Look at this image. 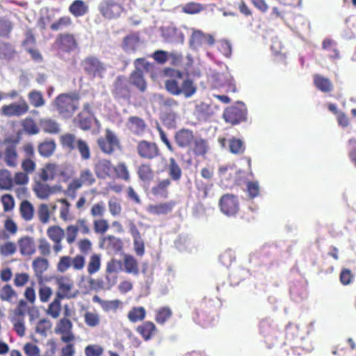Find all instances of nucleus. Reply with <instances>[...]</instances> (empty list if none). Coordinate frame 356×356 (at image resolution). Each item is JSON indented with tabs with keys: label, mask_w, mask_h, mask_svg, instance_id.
I'll use <instances>...</instances> for the list:
<instances>
[{
	"label": "nucleus",
	"mask_w": 356,
	"mask_h": 356,
	"mask_svg": "<svg viewBox=\"0 0 356 356\" xmlns=\"http://www.w3.org/2000/svg\"><path fill=\"white\" fill-rule=\"evenodd\" d=\"M170 77L165 80L166 90L173 95H184L186 98L192 97L196 92L193 81L180 71L172 70Z\"/></svg>",
	"instance_id": "obj_1"
},
{
	"label": "nucleus",
	"mask_w": 356,
	"mask_h": 356,
	"mask_svg": "<svg viewBox=\"0 0 356 356\" xmlns=\"http://www.w3.org/2000/svg\"><path fill=\"white\" fill-rule=\"evenodd\" d=\"M54 105L63 118L71 117L79 107V97L76 94H62L54 101Z\"/></svg>",
	"instance_id": "obj_2"
},
{
	"label": "nucleus",
	"mask_w": 356,
	"mask_h": 356,
	"mask_svg": "<svg viewBox=\"0 0 356 356\" xmlns=\"http://www.w3.org/2000/svg\"><path fill=\"white\" fill-rule=\"evenodd\" d=\"M60 141L63 147L70 150L77 149L83 160H88L90 158V147L85 140L68 134L62 136Z\"/></svg>",
	"instance_id": "obj_3"
},
{
	"label": "nucleus",
	"mask_w": 356,
	"mask_h": 356,
	"mask_svg": "<svg viewBox=\"0 0 356 356\" xmlns=\"http://www.w3.org/2000/svg\"><path fill=\"white\" fill-rule=\"evenodd\" d=\"M84 71L93 78L104 77L108 66L100 61L97 57L88 56L81 63Z\"/></svg>",
	"instance_id": "obj_4"
},
{
	"label": "nucleus",
	"mask_w": 356,
	"mask_h": 356,
	"mask_svg": "<svg viewBox=\"0 0 356 356\" xmlns=\"http://www.w3.org/2000/svg\"><path fill=\"white\" fill-rule=\"evenodd\" d=\"M223 118L226 122L232 124L245 121L247 118V107L243 102H238L236 105L225 109Z\"/></svg>",
	"instance_id": "obj_5"
},
{
	"label": "nucleus",
	"mask_w": 356,
	"mask_h": 356,
	"mask_svg": "<svg viewBox=\"0 0 356 356\" xmlns=\"http://www.w3.org/2000/svg\"><path fill=\"white\" fill-rule=\"evenodd\" d=\"M96 179L92 172L89 168H83L80 171L79 177L73 179L68 185L69 192L75 191L82 187V186H92L95 184Z\"/></svg>",
	"instance_id": "obj_6"
},
{
	"label": "nucleus",
	"mask_w": 356,
	"mask_h": 356,
	"mask_svg": "<svg viewBox=\"0 0 356 356\" xmlns=\"http://www.w3.org/2000/svg\"><path fill=\"white\" fill-rule=\"evenodd\" d=\"M123 10L121 0H104L99 5L101 13L108 19L119 17Z\"/></svg>",
	"instance_id": "obj_7"
},
{
	"label": "nucleus",
	"mask_w": 356,
	"mask_h": 356,
	"mask_svg": "<svg viewBox=\"0 0 356 356\" xmlns=\"http://www.w3.org/2000/svg\"><path fill=\"white\" fill-rule=\"evenodd\" d=\"M56 284L58 285V291L56 296L60 298H74L78 291L74 292L73 280L67 276H61L56 279Z\"/></svg>",
	"instance_id": "obj_8"
},
{
	"label": "nucleus",
	"mask_w": 356,
	"mask_h": 356,
	"mask_svg": "<svg viewBox=\"0 0 356 356\" xmlns=\"http://www.w3.org/2000/svg\"><path fill=\"white\" fill-rule=\"evenodd\" d=\"M219 206L222 213L227 216L236 215L239 209L237 197L231 194L222 195L220 200Z\"/></svg>",
	"instance_id": "obj_9"
},
{
	"label": "nucleus",
	"mask_w": 356,
	"mask_h": 356,
	"mask_svg": "<svg viewBox=\"0 0 356 356\" xmlns=\"http://www.w3.org/2000/svg\"><path fill=\"white\" fill-rule=\"evenodd\" d=\"M98 145L104 153L111 154L116 148L119 147V140L115 133L109 129H106L105 138H99L98 140Z\"/></svg>",
	"instance_id": "obj_10"
},
{
	"label": "nucleus",
	"mask_w": 356,
	"mask_h": 356,
	"mask_svg": "<svg viewBox=\"0 0 356 356\" xmlns=\"http://www.w3.org/2000/svg\"><path fill=\"white\" fill-rule=\"evenodd\" d=\"M29 106L27 102L21 98L18 104L13 103L8 105H4L1 107V113L8 117L21 116L24 115L29 111Z\"/></svg>",
	"instance_id": "obj_11"
},
{
	"label": "nucleus",
	"mask_w": 356,
	"mask_h": 356,
	"mask_svg": "<svg viewBox=\"0 0 356 356\" xmlns=\"http://www.w3.org/2000/svg\"><path fill=\"white\" fill-rule=\"evenodd\" d=\"M17 245L19 253L24 257H31L36 252L35 239L31 236L26 235L19 238Z\"/></svg>",
	"instance_id": "obj_12"
},
{
	"label": "nucleus",
	"mask_w": 356,
	"mask_h": 356,
	"mask_svg": "<svg viewBox=\"0 0 356 356\" xmlns=\"http://www.w3.org/2000/svg\"><path fill=\"white\" fill-rule=\"evenodd\" d=\"M137 152L140 157L152 159L159 155V149L155 143L142 140L137 145Z\"/></svg>",
	"instance_id": "obj_13"
},
{
	"label": "nucleus",
	"mask_w": 356,
	"mask_h": 356,
	"mask_svg": "<svg viewBox=\"0 0 356 356\" xmlns=\"http://www.w3.org/2000/svg\"><path fill=\"white\" fill-rule=\"evenodd\" d=\"M3 159L8 167L15 168L18 164V154L16 145L8 144L3 152Z\"/></svg>",
	"instance_id": "obj_14"
},
{
	"label": "nucleus",
	"mask_w": 356,
	"mask_h": 356,
	"mask_svg": "<svg viewBox=\"0 0 356 356\" xmlns=\"http://www.w3.org/2000/svg\"><path fill=\"white\" fill-rule=\"evenodd\" d=\"M95 169L97 176L101 179L109 177L114 171V167L109 161L106 159L99 161Z\"/></svg>",
	"instance_id": "obj_15"
},
{
	"label": "nucleus",
	"mask_w": 356,
	"mask_h": 356,
	"mask_svg": "<svg viewBox=\"0 0 356 356\" xmlns=\"http://www.w3.org/2000/svg\"><path fill=\"white\" fill-rule=\"evenodd\" d=\"M92 300L94 302L99 304L102 309L105 312H115L121 305V301L119 300H104L101 299L98 296H95L92 298Z\"/></svg>",
	"instance_id": "obj_16"
},
{
	"label": "nucleus",
	"mask_w": 356,
	"mask_h": 356,
	"mask_svg": "<svg viewBox=\"0 0 356 356\" xmlns=\"http://www.w3.org/2000/svg\"><path fill=\"white\" fill-rule=\"evenodd\" d=\"M58 202L61 204L59 209L60 218L65 222L73 220L74 216L70 212V203L66 199H59Z\"/></svg>",
	"instance_id": "obj_17"
},
{
	"label": "nucleus",
	"mask_w": 356,
	"mask_h": 356,
	"mask_svg": "<svg viewBox=\"0 0 356 356\" xmlns=\"http://www.w3.org/2000/svg\"><path fill=\"white\" fill-rule=\"evenodd\" d=\"M57 42L60 48L65 51H72L76 47L75 39L72 35H60L57 39Z\"/></svg>",
	"instance_id": "obj_18"
},
{
	"label": "nucleus",
	"mask_w": 356,
	"mask_h": 356,
	"mask_svg": "<svg viewBox=\"0 0 356 356\" xmlns=\"http://www.w3.org/2000/svg\"><path fill=\"white\" fill-rule=\"evenodd\" d=\"M193 132L188 129H181L175 135V140L177 145L180 147L188 146L193 140Z\"/></svg>",
	"instance_id": "obj_19"
},
{
	"label": "nucleus",
	"mask_w": 356,
	"mask_h": 356,
	"mask_svg": "<svg viewBox=\"0 0 356 356\" xmlns=\"http://www.w3.org/2000/svg\"><path fill=\"white\" fill-rule=\"evenodd\" d=\"M124 266L126 273L137 275L139 273L138 264L136 259L129 254L124 257Z\"/></svg>",
	"instance_id": "obj_20"
},
{
	"label": "nucleus",
	"mask_w": 356,
	"mask_h": 356,
	"mask_svg": "<svg viewBox=\"0 0 356 356\" xmlns=\"http://www.w3.org/2000/svg\"><path fill=\"white\" fill-rule=\"evenodd\" d=\"M19 213L21 217L26 221H30L33 219L34 215V208L31 202L24 200L21 202L19 207Z\"/></svg>",
	"instance_id": "obj_21"
},
{
	"label": "nucleus",
	"mask_w": 356,
	"mask_h": 356,
	"mask_svg": "<svg viewBox=\"0 0 356 356\" xmlns=\"http://www.w3.org/2000/svg\"><path fill=\"white\" fill-rule=\"evenodd\" d=\"M47 234L54 243H58L62 241L65 236V230L58 225H54L47 229Z\"/></svg>",
	"instance_id": "obj_22"
},
{
	"label": "nucleus",
	"mask_w": 356,
	"mask_h": 356,
	"mask_svg": "<svg viewBox=\"0 0 356 356\" xmlns=\"http://www.w3.org/2000/svg\"><path fill=\"white\" fill-rule=\"evenodd\" d=\"M17 295L11 285L6 284L0 289V299L2 301L12 302L17 299Z\"/></svg>",
	"instance_id": "obj_23"
},
{
	"label": "nucleus",
	"mask_w": 356,
	"mask_h": 356,
	"mask_svg": "<svg viewBox=\"0 0 356 356\" xmlns=\"http://www.w3.org/2000/svg\"><path fill=\"white\" fill-rule=\"evenodd\" d=\"M57 173V165L54 163H48L41 169L40 177L44 181L52 180Z\"/></svg>",
	"instance_id": "obj_24"
},
{
	"label": "nucleus",
	"mask_w": 356,
	"mask_h": 356,
	"mask_svg": "<svg viewBox=\"0 0 356 356\" xmlns=\"http://www.w3.org/2000/svg\"><path fill=\"white\" fill-rule=\"evenodd\" d=\"M33 191L40 199H47L53 193L49 185L41 182L35 183Z\"/></svg>",
	"instance_id": "obj_25"
},
{
	"label": "nucleus",
	"mask_w": 356,
	"mask_h": 356,
	"mask_svg": "<svg viewBox=\"0 0 356 356\" xmlns=\"http://www.w3.org/2000/svg\"><path fill=\"white\" fill-rule=\"evenodd\" d=\"M85 323L90 327H95L100 323V315L95 311H86L83 315Z\"/></svg>",
	"instance_id": "obj_26"
},
{
	"label": "nucleus",
	"mask_w": 356,
	"mask_h": 356,
	"mask_svg": "<svg viewBox=\"0 0 356 356\" xmlns=\"http://www.w3.org/2000/svg\"><path fill=\"white\" fill-rule=\"evenodd\" d=\"M13 186V178L11 172L6 169L0 170V188L8 190Z\"/></svg>",
	"instance_id": "obj_27"
},
{
	"label": "nucleus",
	"mask_w": 356,
	"mask_h": 356,
	"mask_svg": "<svg viewBox=\"0 0 356 356\" xmlns=\"http://www.w3.org/2000/svg\"><path fill=\"white\" fill-rule=\"evenodd\" d=\"M127 125L131 131L137 134L143 132L145 128V124L144 121L137 117L129 118Z\"/></svg>",
	"instance_id": "obj_28"
},
{
	"label": "nucleus",
	"mask_w": 356,
	"mask_h": 356,
	"mask_svg": "<svg viewBox=\"0 0 356 356\" xmlns=\"http://www.w3.org/2000/svg\"><path fill=\"white\" fill-rule=\"evenodd\" d=\"M101 268V255L99 254H93L90 257L87 271L88 274L92 275L100 270Z\"/></svg>",
	"instance_id": "obj_29"
},
{
	"label": "nucleus",
	"mask_w": 356,
	"mask_h": 356,
	"mask_svg": "<svg viewBox=\"0 0 356 356\" xmlns=\"http://www.w3.org/2000/svg\"><path fill=\"white\" fill-rule=\"evenodd\" d=\"M70 13L76 17L85 15L88 11V6L81 0L74 1L70 6Z\"/></svg>",
	"instance_id": "obj_30"
},
{
	"label": "nucleus",
	"mask_w": 356,
	"mask_h": 356,
	"mask_svg": "<svg viewBox=\"0 0 356 356\" xmlns=\"http://www.w3.org/2000/svg\"><path fill=\"white\" fill-rule=\"evenodd\" d=\"M141 45L138 36L131 35L126 37L124 40V47L126 51H134Z\"/></svg>",
	"instance_id": "obj_31"
},
{
	"label": "nucleus",
	"mask_w": 356,
	"mask_h": 356,
	"mask_svg": "<svg viewBox=\"0 0 356 356\" xmlns=\"http://www.w3.org/2000/svg\"><path fill=\"white\" fill-rule=\"evenodd\" d=\"M154 59L159 63H165L168 59L172 58L173 60L179 61L180 56L175 54H168L166 51L162 50L156 51L153 54Z\"/></svg>",
	"instance_id": "obj_32"
},
{
	"label": "nucleus",
	"mask_w": 356,
	"mask_h": 356,
	"mask_svg": "<svg viewBox=\"0 0 356 356\" xmlns=\"http://www.w3.org/2000/svg\"><path fill=\"white\" fill-rule=\"evenodd\" d=\"M229 151L234 154H242L244 153L245 147L242 140L232 138L229 140Z\"/></svg>",
	"instance_id": "obj_33"
},
{
	"label": "nucleus",
	"mask_w": 356,
	"mask_h": 356,
	"mask_svg": "<svg viewBox=\"0 0 356 356\" xmlns=\"http://www.w3.org/2000/svg\"><path fill=\"white\" fill-rule=\"evenodd\" d=\"M28 98L31 104L35 108L41 107L45 104L42 94L38 90L31 91L28 94Z\"/></svg>",
	"instance_id": "obj_34"
},
{
	"label": "nucleus",
	"mask_w": 356,
	"mask_h": 356,
	"mask_svg": "<svg viewBox=\"0 0 356 356\" xmlns=\"http://www.w3.org/2000/svg\"><path fill=\"white\" fill-rule=\"evenodd\" d=\"M130 81L141 91H144L146 89V83L144 80L143 72L140 70H136L131 74Z\"/></svg>",
	"instance_id": "obj_35"
},
{
	"label": "nucleus",
	"mask_w": 356,
	"mask_h": 356,
	"mask_svg": "<svg viewBox=\"0 0 356 356\" xmlns=\"http://www.w3.org/2000/svg\"><path fill=\"white\" fill-rule=\"evenodd\" d=\"M17 245L12 241H6L0 244V254L4 257H10L15 254Z\"/></svg>",
	"instance_id": "obj_36"
},
{
	"label": "nucleus",
	"mask_w": 356,
	"mask_h": 356,
	"mask_svg": "<svg viewBox=\"0 0 356 356\" xmlns=\"http://www.w3.org/2000/svg\"><path fill=\"white\" fill-rule=\"evenodd\" d=\"M146 314L145 309L143 307H136L132 308L129 314L128 318L131 322L136 323L145 318Z\"/></svg>",
	"instance_id": "obj_37"
},
{
	"label": "nucleus",
	"mask_w": 356,
	"mask_h": 356,
	"mask_svg": "<svg viewBox=\"0 0 356 356\" xmlns=\"http://www.w3.org/2000/svg\"><path fill=\"white\" fill-rule=\"evenodd\" d=\"M156 327L152 322H145L137 328V331L143 336L145 340L151 338L152 333L155 331Z\"/></svg>",
	"instance_id": "obj_38"
},
{
	"label": "nucleus",
	"mask_w": 356,
	"mask_h": 356,
	"mask_svg": "<svg viewBox=\"0 0 356 356\" xmlns=\"http://www.w3.org/2000/svg\"><path fill=\"white\" fill-rule=\"evenodd\" d=\"M56 149V144L53 140H48L42 143L38 147L40 155L44 157L51 156Z\"/></svg>",
	"instance_id": "obj_39"
},
{
	"label": "nucleus",
	"mask_w": 356,
	"mask_h": 356,
	"mask_svg": "<svg viewBox=\"0 0 356 356\" xmlns=\"http://www.w3.org/2000/svg\"><path fill=\"white\" fill-rule=\"evenodd\" d=\"M32 265L37 275H41L49 267L48 261L42 257L35 258Z\"/></svg>",
	"instance_id": "obj_40"
},
{
	"label": "nucleus",
	"mask_w": 356,
	"mask_h": 356,
	"mask_svg": "<svg viewBox=\"0 0 356 356\" xmlns=\"http://www.w3.org/2000/svg\"><path fill=\"white\" fill-rule=\"evenodd\" d=\"M60 299L61 298L56 296L53 302L49 305L47 310V314L54 318H57L60 316L61 311Z\"/></svg>",
	"instance_id": "obj_41"
},
{
	"label": "nucleus",
	"mask_w": 356,
	"mask_h": 356,
	"mask_svg": "<svg viewBox=\"0 0 356 356\" xmlns=\"http://www.w3.org/2000/svg\"><path fill=\"white\" fill-rule=\"evenodd\" d=\"M171 210V207L166 203L159 204H150L147 207V211L152 214H165Z\"/></svg>",
	"instance_id": "obj_42"
},
{
	"label": "nucleus",
	"mask_w": 356,
	"mask_h": 356,
	"mask_svg": "<svg viewBox=\"0 0 356 356\" xmlns=\"http://www.w3.org/2000/svg\"><path fill=\"white\" fill-rule=\"evenodd\" d=\"M191 45L194 48H197L200 45L206 43V35L201 31H193L190 40Z\"/></svg>",
	"instance_id": "obj_43"
},
{
	"label": "nucleus",
	"mask_w": 356,
	"mask_h": 356,
	"mask_svg": "<svg viewBox=\"0 0 356 356\" xmlns=\"http://www.w3.org/2000/svg\"><path fill=\"white\" fill-rule=\"evenodd\" d=\"M314 83L323 92H329L332 88V85L328 79L319 75L315 76Z\"/></svg>",
	"instance_id": "obj_44"
},
{
	"label": "nucleus",
	"mask_w": 356,
	"mask_h": 356,
	"mask_svg": "<svg viewBox=\"0 0 356 356\" xmlns=\"http://www.w3.org/2000/svg\"><path fill=\"white\" fill-rule=\"evenodd\" d=\"M40 124L43 130L47 133L56 134L60 130L59 124L51 119L42 120Z\"/></svg>",
	"instance_id": "obj_45"
},
{
	"label": "nucleus",
	"mask_w": 356,
	"mask_h": 356,
	"mask_svg": "<svg viewBox=\"0 0 356 356\" xmlns=\"http://www.w3.org/2000/svg\"><path fill=\"white\" fill-rule=\"evenodd\" d=\"M169 162V175L173 180L177 181L181 177V170L175 159L170 158Z\"/></svg>",
	"instance_id": "obj_46"
},
{
	"label": "nucleus",
	"mask_w": 356,
	"mask_h": 356,
	"mask_svg": "<svg viewBox=\"0 0 356 356\" xmlns=\"http://www.w3.org/2000/svg\"><path fill=\"white\" fill-rule=\"evenodd\" d=\"M78 232V225H70L67 226L65 234L68 244L71 245L76 241Z\"/></svg>",
	"instance_id": "obj_47"
},
{
	"label": "nucleus",
	"mask_w": 356,
	"mask_h": 356,
	"mask_svg": "<svg viewBox=\"0 0 356 356\" xmlns=\"http://www.w3.org/2000/svg\"><path fill=\"white\" fill-rule=\"evenodd\" d=\"M51 212L47 204H42L40 205L38 211V216L40 221L43 224H47L49 221Z\"/></svg>",
	"instance_id": "obj_48"
},
{
	"label": "nucleus",
	"mask_w": 356,
	"mask_h": 356,
	"mask_svg": "<svg viewBox=\"0 0 356 356\" xmlns=\"http://www.w3.org/2000/svg\"><path fill=\"white\" fill-rule=\"evenodd\" d=\"M75 120L79 123L81 129L87 130L91 127L92 116L91 115H83V113H81Z\"/></svg>",
	"instance_id": "obj_49"
},
{
	"label": "nucleus",
	"mask_w": 356,
	"mask_h": 356,
	"mask_svg": "<svg viewBox=\"0 0 356 356\" xmlns=\"http://www.w3.org/2000/svg\"><path fill=\"white\" fill-rule=\"evenodd\" d=\"M108 210L113 216H118L122 211V207L120 200L116 197H111L108 202Z\"/></svg>",
	"instance_id": "obj_50"
},
{
	"label": "nucleus",
	"mask_w": 356,
	"mask_h": 356,
	"mask_svg": "<svg viewBox=\"0 0 356 356\" xmlns=\"http://www.w3.org/2000/svg\"><path fill=\"white\" fill-rule=\"evenodd\" d=\"M15 54V50L8 44L0 42V58L10 59Z\"/></svg>",
	"instance_id": "obj_51"
},
{
	"label": "nucleus",
	"mask_w": 356,
	"mask_h": 356,
	"mask_svg": "<svg viewBox=\"0 0 356 356\" xmlns=\"http://www.w3.org/2000/svg\"><path fill=\"white\" fill-rule=\"evenodd\" d=\"M23 127L24 131L29 134H36L39 132L37 124L31 118H26L23 121Z\"/></svg>",
	"instance_id": "obj_52"
},
{
	"label": "nucleus",
	"mask_w": 356,
	"mask_h": 356,
	"mask_svg": "<svg viewBox=\"0 0 356 356\" xmlns=\"http://www.w3.org/2000/svg\"><path fill=\"white\" fill-rule=\"evenodd\" d=\"M94 230L98 234H104L109 227L108 221L105 219H97L93 222Z\"/></svg>",
	"instance_id": "obj_53"
},
{
	"label": "nucleus",
	"mask_w": 356,
	"mask_h": 356,
	"mask_svg": "<svg viewBox=\"0 0 356 356\" xmlns=\"http://www.w3.org/2000/svg\"><path fill=\"white\" fill-rule=\"evenodd\" d=\"M72 328V322L67 318L61 319L56 327V333H64L71 331Z\"/></svg>",
	"instance_id": "obj_54"
},
{
	"label": "nucleus",
	"mask_w": 356,
	"mask_h": 356,
	"mask_svg": "<svg viewBox=\"0 0 356 356\" xmlns=\"http://www.w3.org/2000/svg\"><path fill=\"white\" fill-rule=\"evenodd\" d=\"M172 315V312L169 307H163L160 309L156 314V321L157 323H164Z\"/></svg>",
	"instance_id": "obj_55"
},
{
	"label": "nucleus",
	"mask_w": 356,
	"mask_h": 356,
	"mask_svg": "<svg viewBox=\"0 0 356 356\" xmlns=\"http://www.w3.org/2000/svg\"><path fill=\"white\" fill-rule=\"evenodd\" d=\"M71 266L72 257L69 256H63L60 258L57 264V270L60 273H65Z\"/></svg>",
	"instance_id": "obj_56"
},
{
	"label": "nucleus",
	"mask_w": 356,
	"mask_h": 356,
	"mask_svg": "<svg viewBox=\"0 0 356 356\" xmlns=\"http://www.w3.org/2000/svg\"><path fill=\"white\" fill-rule=\"evenodd\" d=\"M1 200L5 212L10 211L14 209L15 200L12 195L9 194L4 195L1 197Z\"/></svg>",
	"instance_id": "obj_57"
},
{
	"label": "nucleus",
	"mask_w": 356,
	"mask_h": 356,
	"mask_svg": "<svg viewBox=\"0 0 356 356\" xmlns=\"http://www.w3.org/2000/svg\"><path fill=\"white\" fill-rule=\"evenodd\" d=\"M171 181L169 179L161 180L153 188V192L156 195H165L166 188L170 186Z\"/></svg>",
	"instance_id": "obj_58"
},
{
	"label": "nucleus",
	"mask_w": 356,
	"mask_h": 356,
	"mask_svg": "<svg viewBox=\"0 0 356 356\" xmlns=\"http://www.w3.org/2000/svg\"><path fill=\"white\" fill-rule=\"evenodd\" d=\"M138 175L142 180H149L153 176L152 170L148 165H141L138 169Z\"/></svg>",
	"instance_id": "obj_59"
},
{
	"label": "nucleus",
	"mask_w": 356,
	"mask_h": 356,
	"mask_svg": "<svg viewBox=\"0 0 356 356\" xmlns=\"http://www.w3.org/2000/svg\"><path fill=\"white\" fill-rule=\"evenodd\" d=\"M122 263L117 259H111L106 264V271L107 273H117L122 270Z\"/></svg>",
	"instance_id": "obj_60"
},
{
	"label": "nucleus",
	"mask_w": 356,
	"mask_h": 356,
	"mask_svg": "<svg viewBox=\"0 0 356 356\" xmlns=\"http://www.w3.org/2000/svg\"><path fill=\"white\" fill-rule=\"evenodd\" d=\"M105 213L104 203L101 201L93 204L90 209V214L92 217H102Z\"/></svg>",
	"instance_id": "obj_61"
},
{
	"label": "nucleus",
	"mask_w": 356,
	"mask_h": 356,
	"mask_svg": "<svg viewBox=\"0 0 356 356\" xmlns=\"http://www.w3.org/2000/svg\"><path fill=\"white\" fill-rule=\"evenodd\" d=\"M51 327V324L49 320L45 318L40 319L37 323L35 331L42 335H45L47 330Z\"/></svg>",
	"instance_id": "obj_62"
},
{
	"label": "nucleus",
	"mask_w": 356,
	"mask_h": 356,
	"mask_svg": "<svg viewBox=\"0 0 356 356\" xmlns=\"http://www.w3.org/2000/svg\"><path fill=\"white\" fill-rule=\"evenodd\" d=\"M104 349L99 345H88L85 348L86 356H101Z\"/></svg>",
	"instance_id": "obj_63"
},
{
	"label": "nucleus",
	"mask_w": 356,
	"mask_h": 356,
	"mask_svg": "<svg viewBox=\"0 0 356 356\" xmlns=\"http://www.w3.org/2000/svg\"><path fill=\"white\" fill-rule=\"evenodd\" d=\"M23 350L27 356H38L40 353L39 347L32 343H26Z\"/></svg>",
	"instance_id": "obj_64"
}]
</instances>
